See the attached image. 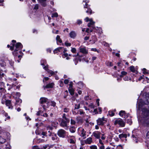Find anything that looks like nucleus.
I'll use <instances>...</instances> for the list:
<instances>
[{"label":"nucleus","instance_id":"obj_58","mask_svg":"<svg viewBox=\"0 0 149 149\" xmlns=\"http://www.w3.org/2000/svg\"><path fill=\"white\" fill-rule=\"evenodd\" d=\"M59 83L60 85V86L61 87H62L63 86V81L61 80H60L59 81Z\"/></svg>","mask_w":149,"mask_h":149},{"label":"nucleus","instance_id":"obj_31","mask_svg":"<svg viewBox=\"0 0 149 149\" xmlns=\"http://www.w3.org/2000/svg\"><path fill=\"white\" fill-rule=\"evenodd\" d=\"M56 39L57 42H58L60 43H61L62 42V41L60 38V36L59 35L57 36Z\"/></svg>","mask_w":149,"mask_h":149},{"label":"nucleus","instance_id":"obj_54","mask_svg":"<svg viewBox=\"0 0 149 149\" xmlns=\"http://www.w3.org/2000/svg\"><path fill=\"white\" fill-rule=\"evenodd\" d=\"M98 146H99V148L100 149H104V144L102 145H101V146H100V145H98Z\"/></svg>","mask_w":149,"mask_h":149},{"label":"nucleus","instance_id":"obj_52","mask_svg":"<svg viewBox=\"0 0 149 149\" xmlns=\"http://www.w3.org/2000/svg\"><path fill=\"white\" fill-rule=\"evenodd\" d=\"M123 79L124 81H128L129 80H130L131 79L129 78L128 77L126 76L123 78Z\"/></svg>","mask_w":149,"mask_h":149},{"label":"nucleus","instance_id":"obj_30","mask_svg":"<svg viewBox=\"0 0 149 149\" xmlns=\"http://www.w3.org/2000/svg\"><path fill=\"white\" fill-rule=\"evenodd\" d=\"M5 75L3 73V71L2 70H0V77L1 78L3 77L5 78Z\"/></svg>","mask_w":149,"mask_h":149},{"label":"nucleus","instance_id":"obj_42","mask_svg":"<svg viewBox=\"0 0 149 149\" xmlns=\"http://www.w3.org/2000/svg\"><path fill=\"white\" fill-rule=\"evenodd\" d=\"M91 149H97V146L95 145H93L90 146Z\"/></svg>","mask_w":149,"mask_h":149},{"label":"nucleus","instance_id":"obj_57","mask_svg":"<svg viewBox=\"0 0 149 149\" xmlns=\"http://www.w3.org/2000/svg\"><path fill=\"white\" fill-rule=\"evenodd\" d=\"M76 123L75 121L72 119L71 120V124L72 125H75Z\"/></svg>","mask_w":149,"mask_h":149},{"label":"nucleus","instance_id":"obj_34","mask_svg":"<svg viewBox=\"0 0 149 149\" xmlns=\"http://www.w3.org/2000/svg\"><path fill=\"white\" fill-rule=\"evenodd\" d=\"M127 122V123L129 124L130 125L132 124V121L131 118H128L126 120Z\"/></svg>","mask_w":149,"mask_h":149},{"label":"nucleus","instance_id":"obj_10","mask_svg":"<svg viewBox=\"0 0 149 149\" xmlns=\"http://www.w3.org/2000/svg\"><path fill=\"white\" fill-rule=\"evenodd\" d=\"M48 136L52 137V139L53 141L57 139V136L54 133H53L52 134H48Z\"/></svg>","mask_w":149,"mask_h":149},{"label":"nucleus","instance_id":"obj_59","mask_svg":"<svg viewBox=\"0 0 149 149\" xmlns=\"http://www.w3.org/2000/svg\"><path fill=\"white\" fill-rule=\"evenodd\" d=\"M71 51L73 53H75L76 49L74 48H72L71 49Z\"/></svg>","mask_w":149,"mask_h":149},{"label":"nucleus","instance_id":"obj_64","mask_svg":"<svg viewBox=\"0 0 149 149\" xmlns=\"http://www.w3.org/2000/svg\"><path fill=\"white\" fill-rule=\"evenodd\" d=\"M146 137L148 138H149V131L148 132L146 135Z\"/></svg>","mask_w":149,"mask_h":149},{"label":"nucleus","instance_id":"obj_23","mask_svg":"<svg viewBox=\"0 0 149 149\" xmlns=\"http://www.w3.org/2000/svg\"><path fill=\"white\" fill-rule=\"evenodd\" d=\"M59 50V52H63L64 53H65L66 51V50L63 47H60L58 48H57V49H58Z\"/></svg>","mask_w":149,"mask_h":149},{"label":"nucleus","instance_id":"obj_38","mask_svg":"<svg viewBox=\"0 0 149 149\" xmlns=\"http://www.w3.org/2000/svg\"><path fill=\"white\" fill-rule=\"evenodd\" d=\"M132 137L133 138V140L135 141L136 143H137L138 142L137 139H136V138L134 135H133L132 136Z\"/></svg>","mask_w":149,"mask_h":149},{"label":"nucleus","instance_id":"obj_55","mask_svg":"<svg viewBox=\"0 0 149 149\" xmlns=\"http://www.w3.org/2000/svg\"><path fill=\"white\" fill-rule=\"evenodd\" d=\"M47 132H42V135H43V136H47L48 135V134L47 135Z\"/></svg>","mask_w":149,"mask_h":149},{"label":"nucleus","instance_id":"obj_12","mask_svg":"<svg viewBox=\"0 0 149 149\" xmlns=\"http://www.w3.org/2000/svg\"><path fill=\"white\" fill-rule=\"evenodd\" d=\"M48 100V99L45 97H41L40 99V104H43L47 102Z\"/></svg>","mask_w":149,"mask_h":149},{"label":"nucleus","instance_id":"obj_61","mask_svg":"<svg viewBox=\"0 0 149 149\" xmlns=\"http://www.w3.org/2000/svg\"><path fill=\"white\" fill-rule=\"evenodd\" d=\"M57 49V48L56 49H55L54 51V54L55 53H57L58 52H59V49Z\"/></svg>","mask_w":149,"mask_h":149},{"label":"nucleus","instance_id":"obj_63","mask_svg":"<svg viewBox=\"0 0 149 149\" xmlns=\"http://www.w3.org/2000/svg\"><path fill=\"white\" fill-rule=\"evenodd\" d=\"M69 81L68 79H65L64 81V83L65 84H67L68 83Z\"/></svg>","mask_w":149,"mask_h":149},{"label":"nucleus","instance_id":"obj_45","mask_svg":"<svg viewBox=\"0 0 149 149\" xmlns=\"http://www.w3.org/2000/svg\"><path fill=\"white\" fill-rule=\"evenodd\" d=\"M121 75L120 76V77H122L123 75H125L127 74V72L125 71H122L121 73Z\"/></svg>","mask_w":149,"mask_h":149},{"label":"nucleus","instance_id":"obj_24","mask_svg":"<svg viewBox=\"0 0 149 149\" xmlns=\"http://www.w3.org/2000/svg\"><path fill=\"white\" fill-rule=\"evenodd\" d=\"M69 130L71 133H74L76 131L75 127L74 126H71L70 127Z\"/></svg>","mask_w":149,"mask_h":149},{"label":"nucleus","instance_id":"obj_49","mask_svg":"<svg viewBox=\"0 0 149 149\" xmlns=\"http://www.w3.org/2000/svg\"><path fill=\"white\" fill-rule=\"evenodd\" d=\"M69 142L71 143H74L75 141L73 139H70L69 141Z\"/></svg>","mask_w":149,"mask_h":149},{"label":"nucleus","instance_id":"obj_15","mask_svg":"<svg viewBox=\"0 0 149 149\" xmlns=\"http://www.w3.org/2000/svg\"><path fill=\"white\" fill-rule=\"evenodd\" d=\"M16 49H17L18 50L22 49V48L23 46L21 43L20 42H18L15 45Z\"/></svg>","mask_w":149,"mask_h":149},{"label":"nucleus","instance_id":"obj_7","mask_svg":"<svg viewBox=\"0 0 149 149\" xmlns=\"http://www.w3.org/2000/svg\"><path fill=\"white\" fill-rule=\"evenodd\" d=\"M68 123H69L68 120H66V121L65 122L64 120L62 119L60 123V125L63 127H67V124Z\"/></svg>","mask_w":149,"mask_h":149},{"label":"nucleus","instance_id":"obj_9","mask_svg":"<svg viewBox=\"0 0 149 149\" xmlns=\"http://www.w3.org/2000/svg\"><path fill=\"white\" fill-rule=\"evenodd\" d=\"M90 22L88 24V26L89 27H91L93 29H94L95 27L94 26L95 22H93L92 19H91L90 21Z\"/></svg>","mask_w":149,"mask_h":149},{"label":"nucleus","instance_id":"obj_40","mask_svg":"<svg viewBox=\"0 0 149 149\" xmlns=\"http://www.w3.org/2000/svg\"><path fill=\"white\" fill-rule=\"evenodd\" d=\"M109 114L111 116H112L114 115V113L113 111H109Z\"/></svg>","mask_w":149,"mask_h":149},{"label":"nucleus","instance_id":"obj_53","mask_svg":"<svg viewBox=\"0 0 149 149\" xmlns=\"http://www.w3.org/2000/svg\"><path fill=\"white\" fill-rule=\"evenodd\" d=\"M42 113H43V111H39L37 113L36 115L37 116H39L40 115H41Z\"/></svg>","mask_w":149,"mask_h":149},{"label":"nucleus","instance_id":"obj_29","mask_svg":"<svg viewBox=\"0 0 149 149\" xmlns=\"http://www.w3.org/2000/svg\"><path fill=\"white\" fill-rule=\"evenodd\" d=\"M62 118H63V120H65V122H66V120H69V123L70 122V119L67 118L66 117V115L65 113H64L63 114V117H62Z\"/></svg>","mask_w":149,"mask_h":149},{"label":"nucleus","instance_id":"obj_47","mask_svg":"<svg viewBox=\"0 0 149 149\" xmlns=\"http://www.w3.org/2000/svg\"><path fill=\"white\" fill-rule=\"evenodd\" d=\"M143 74H148V71L145 68H144L143 69Z\"/></svg>","mask_w":149,"mask_h":149},{"label":"nucleus","instance_id":"obj_27","mask_svg":"<svg viewBox=\"0 0 149 149\" xmlns=\"http://www.w3.org/2000/svg\"><path fill=\"white\" fill-rule=\"evenodd\" d=\"M119 137L120 139H121L123 138H126L127 137V135L126 134H122L119 135Z\"/></svg>","mask_w":149,"mask_h":149},{"label":"nucleus","instance_id":"obj_22","mask_svg":"<svg viewBox=\"0 0 149 149\" xmlns=\"http://www.w3.org/2000/svg\"><path fill=\"white\" fill-rule=\"evenodd\" d=\"M41 65H42L45 66L47 64V61L46 60L44 59H42L40 61Z\"/></svg>","mask_w":149,"mask_h":149},{"label":"nucleus","instance_id":"obj_39","mask_svg":"<svg viewBox=\"0 0 149 149\" xmlns=\"http://www.w3.org/2000/svg\"><path fill=\"white\" fill-rule=\"evenodd\" d=\"M130 70L133 72H135V69L134 66H132L130 67Z\"/></svg>","mask_w":149,"mask_h":149},{"label":"nucleus","instance_id":"obj_46","mask_svg":"<svg viewBox=\"0 0 149 149\" xmlns=\"http://www.w3.org/2000/svg\"><path fill=\"white\" fill-rule=\"evenodd\" d=\"M18 50L17 49H15V51L13 52V54L14 56H17V52L18 51Z\"/></svg>","mask_w":149,"mask_h":149},{"label":"nucleus","instance_id":"obj_37","mask_svg":"<svg viewBox=\"0 0 149 149\" xmlns=\"http://www.w3.org/2000/svg\"><path fill=\"white\" fill-rule=\"evenodd\" d=\"M22 102V100L19 98H18L16 100V104H17L21 103Z\"/></svg>","mask_w":149,"mask_h":149},{"label":"nucleus","instance_id":"obj_44","mask_svg":"<svg viewBox=\"0 0 149 149\" xmlns=\"http://www.w3.org/2000/svg\"><path fill=\"white\" fill-rule=\"evenodd\" d=\"M58 13H56L52 14V17H57L58 16Z\"/></svg>","mask_w":149,"mask_h":149},{"label":"nucleus","instance_id":"obj_43","mask_svg":"<svg viewBox=\"0 0 149 149\" xmlns=\"http://www.w3.org/2000/svg\"><path fill=\"white\" fill-rule=\"evenodd\" d=\"M107 65L108 66H112L113 65L112 63L111 62H107L106 63Z\"/></svg>","mask_w":149,"mask_h":149},{"label":"nucleus","instance_id":"obj_8","mask_svg":"<svg viewBox=\"0 0 149 149\" xmlns=\"http://www.w3.org/2000/svg\"><path fill=\"white\" fill-rule=\"evenodd\" d=\"M80 132L81 133L80 134V136L83 137V139H85L86 137V132L84 130L83 128H81V130H80Z\"/></svg>","mask_w":149,"mask_h":149},{"label":"nucleus","instance_id":"obj_1","mask_svg":"<svg viewBox=\"0 0 149 149\" xmlns=\"http://www.w3.org/2000/svg\"><path fill=\"white\" fill-rule=\"evenodd\" d=\"M149 104V97L146 99V101L144 102L140 99L138 103V109L140 110L141 107L144 104ZM142 125L146 127H149V110L147 108L143 107L142 108L141 119L140 120Z\"/></svg>","mask_w":149,"mask_h":149},{"label":"nucleus","instance_id":"obj_50","mask_svg":"<svg viewBox=\"0 0 149 149\" xmlns=\"http://www.w3.org/2000/svg\"><path fill=\"white\" fill-rule=\"evenodd\" d=\"M70 109L69 108H65L64 109L63 111L65 112H68L69 111Z\"/></svg>","mask_w":149,"mask_h":149},{"label":"nucleus","instance_id":"obj_21","mask_svg":"<svg viewBox=\"0 0 149 149\" xmlns=\"http://www.w3.org/2000/svg\"><path fill=\"white\" fill-rule=\"evenodd\" d=\"M77 121L79 123L82 124L83 123V120L80 117H77L76 118Z\"/></svg>","mask_w":149,"mask_h":149},{"label":"nucleus","instance_id":"obj_5","mask_svg":"<svg viewBox=\"0 0 149 149\" xmlns=\"http://www.w3.org/2000/svg\"><path fill=\"white\" fill-rule=\"evenodd\" d=\"M101 132L98 131H95L92 134V135L94 136L96 138L99 139L100 138Z\"/></svg>","mask_w":149,"mask_h":149},{"label":"nucleus","instance_id":"obj_56","mask_svg":"<svg viewBox=\"0 0 149 149\" xmlns=\"http://www.w3.org/2000/svg\"><path fill=\"white\" fill-rule=\"evenodd\" d=\"M77 24L79 25H80L82 23V22L81 20L78 19L77 20Z\"/></svg>","mask_w":149,"mask_h":149},{"label":"nucleus","instance_id":"obj_19","mask_svg":"<svg viewBox=\"0 0 149 149\" xmlns=\"http://www.w3.org/2000/svg\"><path fill=\"white\" fill-rule=\"evenodd\" d=\"M38 2H39L40 4L43 6H45L46 5V0H37Z\"/></svg>","mask_w":149,"mask_h":149},{"label":"nucleus","instance_id":"obj_36","mask_svg":"<svg viewBox=\"0 0 149 149\" xmlns=\"http://www.w3.org/2000/svg\"><path fill=\"white\" fill-rule=\"evenodd\" d=\"M44 141H45L44 140L42 139H37V143H43Z\"/></svg>","mask_w":149,"mask_h":149},{"label":"nucleus","instance_id":"obj_4","mask_svg":"<svg viewBox=\"0 0 149 149\" xmlns=\"http://www.w3.org/2000/svg\"><path fill=\"white\" fill-rule=\"evenodd\" d=\"M106 120H105L104 117H103L101 118H99L97 120V122L98 125H103Z\"/></svg>","mask_w":149,"mask_h":149},{"label":"nucleus","instance_id":"obj_16","mask_svg":"<svg viewBox=\"0 0 149 149\" xmlns=\"http://www.w3.org/2000/svg\"><path fill=\"white\" fill-rule=\"evenodd\" d=\"M47 130L48 132V134H52V130L53 129V127L50 126H48L47 127Z\"/></svg>","mask_w":149,"mask_h":149},{"label":"nucleus","instance_id":"obj_18","mask_svg":"<svg viewBox=\"0 0 149 149\" xmlns=\"http://www.w3.org/2000/svg\"><path fill=\"white\" fill-rule=\"evenodd\" d=\"M70 36L71 38H74L76 36V33L74 31L71 32L69 33Z\"/></svg>","mask_w":149,"mask_h":149},{"label":"nucleus","instance_id":"obj_48","mask_svg":"<svg viewBox=\"0 0 149 149\" xmlns=\"http://www.w3.org/2000/svg\"><path fill=\"white\" fill-rule=\"evenodd\" d=\"M80 142L81 145L82 146L84 145L85 144H86V141L85 140H81Z\"/></svg>","mask_w":149,"mask_h":149},{"label":"nucleus","instance_id":"obj_60","mask_svg":"<svg viewBox=\"0 0 149 149\" xmlns=\"http://www.w3.org/2000/svg\"><path fill=\"white\" fill-rule=\"evenodd\" d=\"M39 8V5L38 4H36L35 6L33 9H38Z\"/></svg>","mask_w":149,"mask_h":149},{"label":"nucleus","instance_id":"obj_3","mask_svg":"<svg viewBox=\"0 0 149 149\" xmlns=\"http://www.w3.org/2000/svg\"><path fill=\"white\" fill-rule=\"evenodd\" d=\"M114 124L115 125L118 124L121 127H123L125 125V123L124 121L120 118L114 121Z\"/></svg>","mask_w":149,"mask_h":149},{"label":"nucleus","instance_id":"obj_32","mask_svg":"<svg viewBox=\"0 0 149 149\" xmlns=\"http://www.w3.org/2000/svg\"><path fill=\"white\" fill-rule=\"evenodd\" d=\"M125 114V112L124 111H121L119 113L120 116L122 117H123Z\"/></svg>","mask_w":149,"mask_h":149},{"label":"nucleus","instance_id":"obj_17","mask_svg":"<svg viewBox=\"0 0 149 149\" xmlns=\"http://www.w3.org/2000/svg\"><path fill=\"white\" fill-rule=\"evenodd\" d=\"M7 134L4 132L0 130V137L6 138V137Z\"/></svg>","mask_w":149,"mask_h":149},{"label":"nucleus","instance_id":"obj_51","mask_svg":"<svg viewBox=\"0 0 149 149\" xmlns=\"http://www.w3.org/2000/svg\"><path fill=\"white\" fill-rule=\"evenodd\" d=\"M50 104L53 107H55L56 106V103L54 101H51L50 102Z\"/></svg>","mask_w":149,"mask_h":149},{"label":"nucleus","instance_id":"obj_35","mask_svg":"<svg viewBox=\"0 0 149 149\" xmlns=\"http://www.w3.org/2000/svg\"><path fill=\"white\" fill-rule=\"evenodd\" d=\"M69 91L71 95H73L74 94V90L72 88L69 89Z\"/></svg>","mask_w":149,"mask_h":149},{"label":"nucleus","instance_id":"obj_14","mask_svg":"<svg viewBox=\"0 0 149 149\" xmlns=\"http://www.w3.org/2000/svg\"><path fill=\"white\" fill-rule=\"evenodd\" d=\"M6 104L9 107V108L10 109H13V107L12 106L11 103V101L10 100H7L6 101Z\"/></svg>","mask_w":149,"mask_h":149},{"label":"nucleus","instance_id":"obj_41","mask_svg":"<svg viewBox=\"0 0 149 149\" xmlns=\"http://www.w3.org/2000/svg\"><path fill=\"white\" fill-rule=\"evenodd\" d=\"M80 105L79 104H75L74 107V109H78L79 108Z\"/></svg>","mask_w":149,"mask_h":149},{"label":"nucleus","instance_id":"obj_11","mask_svg":"<svg viewBox=\"0 0 149 149\" xmlns=\"http://www.w3.org/2000/svg\"><path fill=\"white\" fill-rule=\"evenodd\" d=\"M79 50L80 52L84 54H86L88 53V51L85 48V47H80L79 48Z\"/></svg>","mask_w":149,"mask_h":149},{"label":"nucleus","instance_id":"obj_62","mask_svg":"<svg viewBox=\"0 0 149 149\" xmlns=\"http://www.w3.org/2000/svg\"><path fill=\"white\" fill-rule=\"evenodd\" d=\"M65 44L67 46H70L71 45V44L70 43L67 42H65Z\"/></svg>","mask_w":149,"mask_h":149},{"label":"nucleus","instance_id":"obj_20","mask_svg":"<svg viewBox=\"0 0 149 149\" xmlns=\"http://www.w3.org/2000/svg\"><path fill=\"white\" fill-rule=\"evenodd\" d=\"M86 143V144H91L92 142V138L91 137H89L87 138L86 140H85Z\"/></svg>","mask_w":149,"mask_h":149},{"label":"nucleus","instance_id":"obj_28","mask_svg":"<svg viewBox=\"0 0 149 149\" xmlns=\"http://www.w3.org/2000/svg\"><path fill=\"white\" fill-rule=\"evenodd\" d=\"M64 53L62 55V57L63 58H66V59L67 60H69L70 59V58L68 56V54L67 53Z\"/></svg>","mask_w":149,"mask_h":149},{"label":"nucleus","instance_id":"obj_25","mask_svg":"<svg viewBox=\"0 0 149 149\" xmlns=\"http://www.w3.org/2000/svg\"><path fill=\"white\" fill-rule=\"evenodd\" d=\"M90 118V117L88 116H84V119L86 121V123L88 124L89 121L88 120V119Z\"/></svg>","mask_w":149,"mask_h":149},{"label":"nucleus","instance_id":"obj_6","mask_svg":"<svg viewBox=\"0 0 149 149\" xmlns=\"http://www.w3.org/2000/svg\"><path fill=\"white\" fill-rule=\"evenodd\" d=\"M48 65L47 64L45 66L43 67V68L45 70L47 71V72L49 73L50 74H51L52 75H53L54 74L55 72H53V71L48 69Z\"/></svg>","mask_w":149,"mask_h":149},{"label":"nucleus","instance_id":"obj_2","mask_svg":"<svg viewBox=\"0 0 149 149\" xmlns=\"http://www.w3.org/2000/svg\"><path fill=\"white\" fill-rule=\"evenodd\" d=\"M66 132L64 130L60 129L57 132V134L60 137L64 138L65 136Z\"/></svg>","mask_w":149,"mask_h":149},{"label":"nucleus","instance_id":"obj_26","mask_svg":"<svg viewBox=\"0 0 149 149\" xmlns=\"http://www.w3.org/2000/svg\"><path fill=\"white\" fill-rule=\"evenodd\" d=\"M6 141V138L0 137V144L3 143Z\"/></svg>","mask_w":149,"mask_h":149},{"label":"nucleus","instance_id":"obj_13","mask_svg":"<svg viewBox=\"0 0 149 149\" xmlns=\"http://www.w3.org/2000/svg\"><path fill=\"white\" fill-rule=\"evenodd\" d=\"M54 85V84L53 83H51L47 84L46 86H43V87L45 90V88H52Z\"/></svg>","mask_w":149,"mask_h":149},{"label":"nucleus","instance_id":"obj_33","mask_svg":"<svg viewBox=\"0 0 149 149\" xmlns=\"http://www.w3.org/2000/svg\"><path fill=\"white\" fill-rule=\"evenodd\" d=\"M86 13L88 15H91V14L93 13L94 12H93L92 10H87L86 11Z\"/></svg>","mask_w":149,"mask_h":149}]
</instances>
